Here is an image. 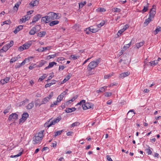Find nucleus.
<instances>
[{
  "label": "nucleus",
  "instance_id": "nucleus-1",
  "mask_svg": "<svg viewBox=\"0 0 161 161\" xmlns=\"http://www.w3.org/2000/svg\"><path fill=\"white\" fill-rule=\"evenodd\" d=\"M58 19L57 14L55 13L50 12L47 14V16L42 17L41 21L44 23H47L53 20Z\"/></svg>",
  "mask_w": 161,
  "mask_h": 161
},
{
  "label": "nucleus",
  "instance_id": "nucleus-2",
  "mask_svg": "<svg viewBox=\"0 0 161 161\" xmlns=\"http://www.w3.org/2000/svg\"><path fill=\"white\" fill-rule=\"evenodd\" d=\"M101 60V58H99L91 62L87 67L88 71L90 72L92 70L94 69L100 63Z\"/></svg>",
  "mask_w": 161,
  "mask_h": 161
},
{
  "label": "nucleus",
  "instance_id": "nucleus-3",
  "mask_svg": "<svg viewBox=\"0 0 161 161\" xmlns=\"http://www.w3.org/2000/svg\"><path fill=\"white\" fill-rule=\"evenodd\" d=\"M43 130H41L35 135L33 140V144H37L39 143L42 140L44 136L43 135Z\"/></svg>",
  "mask_w": 161,
  "mask_h": 161
},
{
  "label": "nucleus",
  "instance_id": "nucleus-4",
  "mask_svg": "<svg viewBox=\"0 0 161 161\" xmlns=\"http://www.w3.org/2000/svg\"><path fill=\"white\" fill-rule=\"evenodd\" d=\"M53 93L52 92L50 93L49 95L48 96L43 98L42 101V104H44L47 103L53 97Z\"/></svg>",
  "mask_w": 161,
  "mask_h": 161
},
{
  "label": "nucleus",
  "instance_id": "nucleus-5",
  "mask_svg": "<svg viewBox=\"0 0 161 161\" xmlns=\"http://www.w3.org/2000/svg\"><path fill=\"white\" fill-rule=\"evenodd\" d=\"M68 90L66 89L65 91L61 93L59 96H58L57 98V101L58 102H60L63 99L64 96L67 93Z\"/></svg>",
  "mask_w": 161,
  "mask_h": 161
},
{
  "label": "nucleus",
  "instance_id": "nucleus-6",
  "mask_svg": "<svg viewBox=\"0 0 161 161\" xmlns=\"http://www.w3.org/2000/svg\"><path fill=\"white\" fill-rule=\"evenodd\" d=\"M29 117V114L27 113H24L22 115V118L19 119V124L23 123Z\"/></svg>",
  "mask_w": 161,
  "mask_h": 161
},
{
  "label": "nucleus",
  "instance_id": "nucleus-7",
  "mask_svg": "<svg viewBox=\"0 0 161 161\" xmlns=\"http://www.w3.org/2000/svg\"><path fill=\"white\" fill-rule=\"evenodd\" d=\"M18 116L17 114L16 113H13L9 116L8 119L9 120H13L15 121L18 119Z\"/></svg>",
  "mask_w": 161,
  "mask_h": 161
},
{
  "label": "nucleus",
  "instance_id": "nucleus-8",
  "mask_svg": "<svg viewBox=\"0 0 161 161\" xmlns=\"http://www.w3.org/2000/svg\"><path fill=\"white\" fill-rule=\"evenodd\" d=\"M82 107L84 110H86L87 109L92 108L93 107L92 104L89 103H85L84 104H82Z\"/></svg>",
  "mask_w": 161,
  "mask_h": 161
},
{
  "label": "nucleus",
  "instance_id": "nucleus-9",
  "mask_svg": "<svg viewBox=\"0 0 161 161\" xmlns=\"http://www.w3.org/2000/svg\"><path fill=\"white\" fill-rule=\"evenodd\" d=\"M156 14V9L155 8H152L149 12V17L151 18H153Z\"/></svg>",
  "mask_w": 161,
  "mask_h": 161
},
{
  "label": "nucleus",
  "instance_id": "nucleus-10",
  "mask_svg": "<svg viewBox=\"0 0 161 161\" xmlns=\"http://www.w3.org/2000/svg\"><path fill=\"white\" fill-rule=\"evenodd\" d=\"M41 17V15L40 14H37L35 15L33 18L32 22L31 24H32L33 23H35Z\"/></svg>",
  "mask_w": 161,
  "mask_h": 161
},
{
  "label": "nucleus",
  "instance_id": "nucleus-11",
  "mask_svg": "<svg viewBox=\"0 0 161 161\" xmlns=\"http://www.w3.org/2000/svg\"><path fill=\"white\" fill-rule=\"evenodd\" d=\"M10 78L9 77H6L4 79L1 80L0 82L3 85L8 82Z\"/></svg>",
  "mask_w": 161,
  "mask_h": 161
},
{
  "label": "nucleus",
  "instance_id": "nucleus-12",
  "mask_svg": "<svg viewBox=\"0 0 161 161\" xmlns=\"http://www.w3.org/2000/svg\"><path fill=\"white\" fill-rule=\"evenodd\" d=\"M30 16L28 15H26L23 16L20 20L22 23H24L30 19Z\"/></svg>",
  "mask_w": 161,
  "mask_h": 161
},
{
  "label": "nucleus",
  "instance_id": "nucleus-13",
  "mask_svg": "<svg viewBox=\"0 0 161 161\" xmlns=\"http://www.w3.org/2000/svg\"><path fill=\"white\" fill-rule=\"evenodd\" d=\"M32 42L31 41H29L23 44L25 49H28L31 45Z\"/></svg>",
  "mask_w": 161,
  "mask_h": 161
},
{
  "label": "nucleus",
  "instance_id": "nucleus-14",
  "mask_svg": "<svg viewBox=\"0 0 161 161\" xmlns=\"http://www.w3.org/2000/svg\"><path fill=\"white\" fill-rule=\"evenodd\" d=\"M57 64V63L54 62H50L49 64V65L48 66L45 67L44 68V69L46 70L47 69L51 68H52L53 66L55 65H56Z\"/></svg>",
  "mask_w": 161,
  "mask_h": 161
},
{
  "label": "nucleus",
  "instance_id": "nucleus-15",
  "mask_svg": "<svg viewBox=\"0 0 161 161\" xmlns=\"http://www.w3.org/2000/svg\"><path fill=\"white\" fill-rule=\"evenodd\" d=\"M130 74V72H128L122 73L120 75V77L122 78H124V77L128 76Z\"/></svg>",
  "mask_w": 161,
  "mask_h": 161
},
{
  "label": "nucleus",
  "instance_id": "nucleus-16",
  "mask_svg": "<svg viewBox=\"0 0 161 161\" xmlns=\"http://www.w3.org/2000/svg\"><path fill=\"white\" fill-rule=\"evenodd\" d=\"M35 103L36 107L38 106L39 107L43 104H42V101L41 102L39 99L36 100L35 101Z\"/></svg>",
  "mask_w": 161,
  "mask_h": 161
},
{
  "label": "nucleus",
  "instance_id": "nucleus-17",
  "mask_svg": "<svg viewBox=\"0 0 161 161\" xmlns=\"http://www.w3.org/2000/svg\"><path fill=\"white\" fill-rule=\"evenodd\" d=\"M34 106V103L33 101L29 103L26 106L27 109H32Z\"/></svg>",
  "mask_w": 161,
  "mask_h": 161
},
{
  "label": "nucleus",
  "instance_id": "nucleus-18",
  "mask_svg": "<svg viewBox=\"0 0 161 161\" xmlns=\"http://www.w3.org/2000/svg\"><path fill=\"white\" fill-rule=\"evenodd\" d=\"M38 4V1L37 0H35L34 1H32L30 3V4L32 7L36 6Z\"/></svg>",
  "mask_w": 161,
  "mask_h": 161
},
{
  "label": "nucleus",
  "instance_id": "nucleus-19",
  "mask_svg": "<svg viewBox=\"0 0 161 161\" xmlns=\"http://www.w3.org/2000/svg\"><path fill=\"white\" fill-rule=\"evenodd\" d=\"M56 123L54 121V120H53L51 122H50L49 125H48V123H45L44 124V126L45 127H47L48 128L52 125H54Z\"/></svg>",
  "mask_w": 161,
  "mask_h": 161
},
{
  "label": "nucleus",
  "instance_id": "nucleus-20",
  "mask_svg": "<svg viewBox=\"0 0 161 161\" xmlns=\"http://www.w3.org/2000/svg\"><path fill=\"white\" fill-rule=\"evenodd\" d=\"M152 19V18H150L149 17L148 18L146 19L144 23V25L145 26H147V25H148L150 22L151 21Z\"/></svg>",
  "mask_w": 161,
  "mask_h": 161
},
{
  "label": "nucleus",
  "instance_id": "nucleus-21",
  "mask_svg": "<svg viewBox=\"0 0 161 161\" xmlns=\"http://www.w3.org/2000/svg\"><path fill=\"white\" fill-rule=\"evenodd\" d=\"M59 23V21L58 20H54L50 22L49 23V25L50 26H53L54 25L58 24Z\"/></svg>",
  "mask_w": 161,
  "mask_h": 161
},
{
  "label": "nucleus",
  "instance_id": "nucleus-22",
  "mask_svg": "<svg viewBox=\"0 0 161 161\" xmlns=\"http://www.w3.org/2000/svg\"><path fill=\"white\" fill-rule=\"evenodd\" d=\"M130 113H131V115L130 116V117H132L135 114V113L134 112V110L133 109H131L130 110L127 114V116H129V115L130 114Z\"/></svg>",
  "mask_w": 161,
  "mask_h": 161
},
{
  "label": "nucleus",
  "instance_id": "nucleus-23",
  "mask_svg": "<svg viewBox=\"0 0 161 161\" xmlns=\"http://www.w3.org/2000/svg\"><path fill=\"white\" fill-rule=\"evenodd\" d=\"M144 43V42H141L139 43L136 44V46L137 48L138 49L139 47L142 46L143 45Z\"/></svg>",
  "mask_w": 161,
  "mask_h": 161
},
{
  "label": "nucleus",
  "instance_id": "nucleus-24",
  "mask_svg": "<svg viewBox=\"0 0 161 161\" xmlns=\"http://www.w3.org/2000/svg\"><path fill=\"white\" fill-rule=\"evenodd\" d=\"M150 63L151 66H154L157 65L158 63V61L157 60L151 61L150 62Z\"/></svg>",
  "mask_w": 161,
  "mask_h": 161
},
{
  "label": "nucleus",
  "instance_id": "nucleus-25",
  "mask_svg": "<svg viewBox=\"0 0 161 161\" xmlns=\"http://www.w3.org/2000/svg\"><path fill=\"white\" fill-rule=\"evenodd\" d=\"M46 33L45 31H42L38 33L37 34V36L40 37H42L43 36L45 35Z\"/></svg>",
  "mask_w": 161,
  "mask_h": 161
},
{
  "label": "nucleus",
  "instance_id": "nucleus-26",
  "mask_svg": "<svg viewBox=\"0 0 161 161\" xmlns=\"http://www.w3.org/2000/svg\"><path fill=\"white\" fill-rule=\"evenodd\" d=\"M86 2L85 1L79 3V8H82L86 4Z\"/></svg>",
  "mask_w": 161,
  "mask_h": 161
},
{
  "label": "nucleus",
  "instance_id": "nucleus-27",
  "mask_svg": "<svg viewBox=\"0 0 161 161\" xmlns=\"http://www.w3.org/2000/svg\"><path fill=\"white\" fill-rule=\"evenodd\" d=\"M46 63V61L44 60H42L39 64L38 65V67H42L43 65L45 64Z\"/></svg>",
  "mask_w": 161,
  "mask_h": 161
},
{
  "label": "nucleus",
  "instance_id": "nucleus-28",
  "mask_svg": "<svg viewBox=\"0 0 161 161\" xmlns=\"http://www.w3.org/2000/svg\"><path fill=\"white\" fill-rule=\"evenodd\" d=\"M18 59V57H14L12 58L10 60V63H12L15 62L16 60H17Z\"/></svg>",
  "mask_w": 161,
  "mask_h": 161
},
{
  "label": "nucleus",
  "instance_id": "nucleus-29",
  "mask_svg": "<svg viewBox=\"0 0 161 161\" xmlns=\"http://www.w3.org/2000/svg\"><path fill=\"white\" fill-rule=\"evenodd\" d=\"M80 123L78 122H76L72 123L70 126L71 127H74L75 126H79L80 125Z\"/></svg>",
  "mask_w": 161,
  "mask_h": 161
},
{
  "label": "nucleus",
  "instance_id": "nucleus-30",
  "mask_svg": "<svg viewBox=\"0 0 161 161\" xmlns=\"http://www.w3.org/2000/svg\"><path fill=\"white\" fill-rule=\"evenodd\" d=\"M40 29L41 26L40 25H37L32 28V30H40Z\"/></svg>",
  "mask_w": 161,
  "mask_h": 161
},
{
  "label": "nucleus",
  "instance_id": "nucleus-31",
  "mask_svg": "<svg viewBox=\"0 0 161 161\" xmlns=\"http://www.w3.org/2000/svg\"><path fill=\"white\" fill-rule=\"evenodd\" d=\"M96 11L97 12H104L106 10L104 8H99L96 9Z\"/></svg>",
  "mask_w": 161,
  "mask_h": 161
},
{
  "label": "nucleus",
  "instance_id": "nucleus-32",
  "mask_svg": "<svg viewBox=\"0 0 161 161\" xmlns=\"http://www.w3.org/2000/svg\"><path fill=\"white\" fill-rule=\"evenodd\" d=\"M47 77L46 74H43L42 76H41L38 79V81H42L44 79Z\"/></svg>",
  "mask_w": 161,
  "mask_h": 161
},
{
  "label": "nucleus",
  "instance_id": "nucleus-33",
  "mask_svg": "<svg viewBox=\"0 0 161 161\" xmlns=\"http://www.w3.org/2000/svg\"><path fill=\"white\" fill-rule=\"evenodd\" d=\"M113 11H114L115 12H117L119 13L120 12V8H114L112 9Z\"/></svg>",
  "mask_w": 161,
  "mask_h": 161
},
{
  "label": "nucleus",
  "instance_id": "nucleus-34",
  "mask_svg": "<svg viewBox=\"0 0 161 161\" xmlns=\"http://www.w3.org/2000/svg\"><path fill=\"white\" fill-rule=\"evenodd\" d=\"M61 119V117L60 116H59L58 117H57V118H56L55 119H54V121L55 122V123H57Z\"/></svg>",
  "mask_w": 161,
  "mask_h": 161
},
{
  "label": "nucleus",
  "instance_id": "nucleus-35",
  "mask_svg": "<svg viewBox=\"0 0 161 161\" xmlns=\"http://www.w3.org/2000/svg\"><path fill=\"white\" fill-rule=\"evenodd\" d=\"M105 23V22L104 20L102 21L101 22L97 25V26L98 28H100L102 26H103Z\"/></svg>",
  "mask_w": 161,
  "mask_h": 161
},
{
  "label": "nucleus",
  "instance_id": "nucleus-36",
  "mask_svg": "<svg viewBox=\"0 0 161 161\" xmlns=\"http://www.w3.org/2000/svg\"><path fill=\"white\" fill-rule=\"evenodd\" d=\"M11 23V22L10 20H7L4 21H3V24H2L1 25H2L5 24L9 25Z\"/></svg>",
  "mask_w": 161,
  "mask_h": 161
},
{
  "label": "nucleus",
  "instance_id": "nucleus-37",
  "mask_svg": "<svg viewBox=\"0 0 161 161\" xmlns=\"http://www.w3.org/2000/svg\"><path fill=\"white\" fill-rule=\"evenodd\" d=\"M80 25H79L75 24L73 27V29L75 30H79L80 29Z\"/></svg>",
  "mask_w": 161,
  "mask_h": 161
},
{
  "label": "nucleus",
  "instance_id": "nucleus-38",
  "mask_svg": "<svg viewBox=\"0 0 161 161\" xmlns=\"http://www.w3.org/2000/svg\"><path fill=\"white\" fill-rule=\"evenodd\" d=\"M62 131H63L62 130H58V131H57L56 132H55V134H54V136L56 137V136H58V135H60L61 134Z\"/></svg>",
  "mask_w": 161,
  "mask_h": 161
},
{
  "label": "nucleus",
  "instance_id": "nucleus-39",
  "mask_svg": "<svg viewBox=\"0 0 161 161\" xmlns=\"http://www.w3.org/2000/svg\"><path fill=\"white\" fill-rule=\"evenodd\" d=\"M22 154V152H20L16 155H11L10 156V158H15V157H19V156H21V155Z\"/></svg>",
  "mask_w": 161,
  "mask_h": 161
},
{
  "label": "nucleus",
  "instance_id": "nucleus-40",
  "mask_svg": "<svg viewBox=\"0 0 161 161\" xmlns=\"http://www.w3.org/2000/svg\"><path fill=\"white\" fill-rule=\"evenodd\" d=\"M107 87L108 86H104L103 87H101L100 88V89L101 90V92H104L105 91Z\"/></svg>",
  "mask_w": 161,
  "mask_h": 161
},
{
  "label": "nucleus",
  "instance_id": "nucleus-41",
  "mask_svg": "<svg viewBox=\"0 0 161 161\" xmlns=\"http://www.w3.org/2000/svg\"><path fill=\"white\" fill-rule=\"evenodd\" d=\"M86 103V101L85 100H82L79 103H78L77 105H82V104H84Z\"/></svg>",
  "mask_w": 161,
  "mask_h": 161
},
{
  "label": "nucleus",
  "instance_id": "nucleus-42",
  "mask_svg": "<svg viewBox=\"0 0 161 161\" xmlns=\"http://www.w3.org/2000/svg\"><path fill=\"white\" fill-rule=\"evenodd\" d=\"M148 6L147 5L145 6H144L143 9L142 10V12L143 13L147 11L148 9Z\"/></svg>",
  "mask_w": 161,
  "mask_h": 161
},
{
  "label": "nucleus",
  "instance_id": "nucleus-43",
  "mask_svg": "<svg viewBox=\"0 0 161 161\" xmlns=\"http://www.w3.org/2000/svg\"><path fill=\"white\" fill-rule=\"evenodd\" d=\"M87 34H90L92 33H95L97 31H85Z\"/></svg>",
  "mask_w": 161,
  "mask_h": 161
},
{
  "label": "nucleus",
  "instance_id": "nucleus-44",
  "mask_svg": "<svg viewBox=\"0 0 161 161\" xmlns=\"http://www.w3.org/2000/svg\"><path fill=\"white\" fill-rule=\"evenodd\" d=\"M124 31H118L117 34V37L115 36V37L117 38L121 36V34H122Z\"/></svg>",
  "mask_w": 161,
  "mask_h": 161
},
{
  "label": "nucleus",
  "instance_id": "nucleus-45",
  "mask_svg": "<svg viewBox=\"0 0 161 161\" xmlns=\"http://www.w3.org/2000/svg\"><path fill=\"white\" fill-rule=\"evenodd\" d=\"M65 111L67 113H71L73 112L71 108H66V109L65 110Z\"/></svg>",
  "mask_w": 161,
  "mask_h": 161
},
{
  "label": "nucleus",
  "instance_id": "nucleus-46",
  "mask_svg": "<svg viewBox=\"0 0 161 161\" xmlns=\"http://www.w3.org/2000/svg\"><path fill=\"white\" fill-rule=\"evenodd\" d=\"M146 151L148 155H151L152 154V151L149 148L146 149Z\"/></svg>",
  "mask_w": 161,
  "mask_h": 161
},
{
  "label": "nucleus",
  "instance_id": "nucleus-47",
  "mask_svg": "<svg viewBox=\"0 0 161 161\" xmlns=\"http://www.w3.org/2000/svg\"><path fill=\"white\" fill-rule=\"evenodd\" d=\"M23 29V26L20 25L18 26L15 30H21Z\"/></svg>",
  "mask_w": 161,
  "mask_h": 161
},
{
  "label": "nucleus",
  "instance_id": "nucleus-48",
  "mask_svg": "<svg viewBox=\"0 0 161 161\" xmlns=\"http://www.w3.org/2000/svg\"><path fill=\"white\" fill-rule=\"evenodd\" d=\"M112 95V93L109 92H106L105 93V96L107 97L111 96Z\"/></svg>",
  "mask_w": 161,
  "mask_h": 161
},
{
  "label": "nucleus",
  "instance_id": "nucleus-49",
  "mask_svg": "<svg viewBox=\"0 0 161 161\" xmlns=\"http://www.w3.org/2000/svg\"><path fill=\"white\" fill-rule=\"evenodd\" d=\"M24 49H25L24 46V45H23L22 46H21L19 47V48L18 49V50L19 51H22Z\"/></svg>",
  "mask_w": 161,
  "mask_h": 161
},
{
  "label": "nucleus",
  "instance_id": "nucleus-50",
  "mask_svg": "<svg viewBox=\"0 0 161 161\" xmlns=\"http://www.w3.org/2000/svg\"><path fill=\"white\" fill-rule=\"evenodd\" d=\"M129 26L128 25L126 24L125 25L123 28L120 30H126V29L128 28Z\"/></svg>",
  "mask_w": 161,
  "mask_h": 161
},
{
  "label": "nucleus",
  "instance_id": "nucleus-51",
  "mask_svg": "<svg viewBox=\"0 0 161 161\" xmlns=\"http://www.w3.org/2000/svg\"><path fill=\"white\" fill-rule=\"evenodd\" d=\"M54 75H53V73H52V74H51V75L48 77L47 81H48L49 80H50L53 77H54Z\"/></svg>",
  "mask_w": 161,
  "mask_h": 161
},
{
  "label": "nucleus",
  "instance_id": "nucleus-52",
  "mask_svg": "<svg viewBox=\"0 0 161 161\" xmlns=\"http://www.w3.org/2000/svg\"><path fill=\"white\" fill-rule=\"evenodd\" d=\"M52 48V47L51 46H48L47 47H43L44 51L47 50H49Z\"/></svg>",
  "mask_w": 161,
  "mask_h": 161
},
{
  "label": "nucleus",
  "instance_id": "nucleus-53",
  "mask_svg": "<svg viewBox=\"0 0 161 161\" xmlns=\"http://www.w3.org/2000/svg\"><path fill=\"white\" fill-rule=\"evenodd\" d=\"M36 51H37L39 52H43L44 51L43 47H41L40 48H38L37 50H36Z\"/></svg>",
  "mask_w": 161,
  "mask_h": 161
},
{
  "label": "nucleus",
  "instance_id": "nucleus-54",
  "mask_svg": "<svg viewBox=\"0 0 161 161\" xmlns=\"http://www.w3.org/2000/svg\"><path fill=\"white\" fill-rule=\"evenodd\" d=\"M78 96L77 95H76L73 97L71 100H70V101L71 102H72L74 101L78 97Z\"/></svg>",
  "mask_w": 161,
  "mask_h": 161
},
{
  "label": "nucleus",
  "instance_id": "nucleus-55",
  "mask_svg": "<svg viewBox=\"0 0 161 161\" xmlns=\"http://www.w3.org/2000/svg\"><path fill=\"white\" fill-rule=\"evenodd\" d=\"M34 58V57L33 56H30L28 57L27 58H25V59H27V62H29L30 60H31V59L33 58Z\"/></svg>",
  "mask_w": 161,
  "mask_h": 161
},
{
  "label": "nucleus",
  "instance_id": "nucleus-56",
  "mask_svg": "<svg viewBox=\"0 0 161 161\" xmlns=\"http://www.w3.org/2000/svg\"><path fill=\"white\" fill-rule=\"evenodd\" d=\"M57 102H58L57 101V100L53 102V103H52L50 107H53L54 105H57Z\"/></svg>",
  "mask_w": 161,
  "mask_h": 161
},
{
  "label": "nucleus",
  "instance_id": "nucleus-57",
  "mask_svg": "<svg viewBox=\"0 0 161 161\" xmlns=\"http://www.w3.org/2000/svg\"><path fill=\"white\" fill-rule=\"evenodd\" d=\"M27 59H25V60L21 64H20V65L22 66L24 65L26 63V62H27Z\"/></svg>",
  "mask_w": 161,
  "mask_h": 161
},
{
  "label": "nucleus",
  "instance_id": "nucleus-58",
  "mask_svg": "<svg viewBox=\"0 0 161 161\" xmlns=\"http://www.w3.org/2000/svg\"><path fill=\"white\" fill-rule=\"evenodd\" d=\"M64 65L60 66L59 67V70H62L64 69Z\"/></svg>",
  "mask_w": 161,
  "mask_h": 161
},
{
  "label": "nucleus",
  "instance_id": "nucleus-59",
  "mask_svg": "<svg viewBox=\"0 0 161 161\" xmlns=\"http://www.w3.org/2000/svg\"><path fill=\"white\" fill-rule=\"evenodd\" d=\"M107 159L108 160V161H113L111 158L110 157V156L109 155H107L106 156Z\"/></svg>",
  "mask_w": 161,
  "mask_h": 161
},
{
  "label": "nucleus",
  "instance_id": "nucleus-60",
  "mask_svg": "<svg viewBox=\"0 0 161 161\" xmlns=\"http://www.w3.org/2000/svg\"><path fill=\"white\" fill-rule=\"evenodd\" d=\"M92 57H91L87 59L83 63L82 65L85 64L87 61H88L90 59H91Z\"/></svg>",
  "mask_w": 161,
  "mask_h": 161
},
{
  "label": "nucleus",
  "instance_id": "nucleus-61",
  "mask_svg": "<svg viewBox=\"0 0 161 161\" xmlns=\"http://www.w3.org/2000/svg\"><path fill=\"white\" fill-rule=\"evenodd\" d=\"M110 75H106L104 76V78L105 79H108L111 76Z\"/></svg>",
  "mask_w": 161,
  "mask_h": 161
},
{
  "label": "nucleus",
  "instance_id": "nucleus-62",
  "mask_svg": "<svg viewBox=\"0 0 161 161\" xmlns=\"http://www.w3.org/2000/svg\"><path fill=\"white\" fill-rule=\"evenodd\" d=\"M2 49L5 52L7 51L8 50V48H7L5 46H3V47L2 48Z\"/></svg>",
  "mask_w": 161,
  "mask_h": 161
},
{
  "label": "nucleus",
  "instance_id": "nucleus-63",
  "mask_svg": "<svg viewBox=\"0 0 161 161\" xmlns=\"http://www.w3.org/2000/svg\"><path fill=\"white\" fill-rule=\"evenodd\" d=\"M56 56V54H54L53 55H49V57H50V58H53L55 57Z\"/></svg>",
  "mask_w": 161,
  "mask_h": 161
},
{
  "label": "nucleus",
  "instance_id": "nucleus-64",
  "mask_svg": "<svg viewBox=\"0 0 161 161\" xmlns=\"http://www.w3.org/2000/svg\"><path fill=\"white\" fill-rule=\"evenodd\" d=\"M36 33L35 31H30L29 33L31 35H33Z\"/></svg>",
  "mask_w": 161,
  "mask_h": 161
}]
</instances>
